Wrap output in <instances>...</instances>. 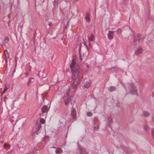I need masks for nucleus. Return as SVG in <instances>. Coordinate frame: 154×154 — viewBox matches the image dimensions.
<instances>
[{
    "label": "nucleus",
    "instance_id": "obj_28",
    "mask_svg": "<svg viewBox=\"0 0 154 154\" xmlns=\"http://www.w3.org/2000/svg\"><path fill=\"white\" fill-rule=\"evenodd\" d=\"M94 129L96 130H97V131H98L99 130V126L97 125L96 126H95L94 127Z\"/></svg>",
    "mask_w": 154,
    "mask_h": 154
},
{
    "label": "nucleus",
    "instance_id": "obj_16",
    "mask_svg": "<svg viewBox=\"0 0 154 154\" xmlns=\"http://www.w3.org/2000/svg\"><path fill=\"white\" fill-rule=\"evenodd\" d=\"M94 38V36L92 34L88 38V41L89 42L93 41Z\"/></svg>",
    "mask_w": 154,
    "mask_h": 154
},
{
    "label": "nucleus",
    "instance_id": "obj_40",
    "mask_svg": "<svg viewBox=\"0 0 154 154\" xmlns=\"http://www.w3.org/2000/svg\"><path fill=\"white\" fill-rule=\"evenodd\" d=\"M5 92H4V91H3L1 94V95H2Z\"/></svg>",
    "mask_w": 154,
    "mask_h": 154
},
{
    "label": "nucleus",
    "instance_id": "obj_4",
    "mask_svg": "<svg viewBox=\"0 0 154 154\" xmlns=\"http://www.w3.org/2000/svg\"><path fill=\"white\" fill-rule=\"evenodd\" d=\"M128 88L130 89V91L133 94H137V89L133 83L129 84L128 85Z\"/></svg>",
    "mask_w": 154,
    "mask_h": 154
},
{
    "label": "nucleus",
    "instance_id": "obj_30",
    "mask_svg": "<svg viewBox=\"0 0 154 154\" xmlns=\"http://www.w3.org/2000/svg\"><path fill=\"white\" fill-rule=\"evenodd\" d=\"M69 88L67 90H66V91L65 93L67 95V96H68V94L69 93Z\"/></svg>",
    "mask_w": 154,
    "mask_h": 154
},
{
    "label": "nucleus",
    "instance_id": "obj_41",
    "mask_svg": "<svg viewBox=\"0 0 154 154\" xmlns=\"http://www.w3.org/2000/svg\"><path fill=\"white\" fill-rule=\"evenodd\" d=\"M152 121H153V122H154V117H153V118L152 119Z\"/></svg>",
    "mask_w": 154,
    "mask_h": 154
},
{
    "label": "nucleus",
    "instance_id": "obj_12",
    "mask_svg": "<svg viewBox=\"0 0 154 154\" xmlns=\"http://www.w3.org/2000/svg\"><path fill=\"white\" fill-rule=\"evenodd\" d=\"M62 152V150L60 148H57L55 150L56 153L57 154H59Z\"/></svg>",
    "mask_w": 154,
    "mask_h": 154
},
{
    "label": "nucleus",
    "instance_id": "obj_24",
    "mask_svg": "<svg viewBox=\"0 0 154 154\" xmlns=\"http://www.w3.org/2000/svg\"><path fill=\"white\" fill-rule=\"evenodd\" d=\"M33 78H29V80H28V83H27V84H28V85H29V84L31 82V80L32 79H33Z\"/></svg>",
    "mask_w": 154,
    "mask_h": 154
},
{
    "label": "nucleus",
    "instance_id": "obj_42",
    "mask_svg": "<svg viewBox=\"0 0 154 154\" xmlns=\"http://www.w3.org/2000/svg\"><path fill=\"white\" fill-rule=\"evenodd\" d=\"M53 148H56V147H53Z\"/></svg>",
    "mask_w": 154,
    "mask_h": 154
},
{
    "label": "nucleus",
    "instance_id": "obj_23",
    "mask_svg": "<svg viewBox=\"0 0 154 154\" xmlns=\"http://www.w3.org/2000/svg\"><path fill=\"white\" fill-rule=\"evenodd\" d=\"M10 146V145L9 144L5 143L4 144V148H7L8 147H9Z\"/></svg>",
    "mask_w": 154,
    "mask_h": 154
},
{
    "label": "nucleus",
    "instance_id": "obj_22",
    "mask_svg": "<svg viewBox=\"0 0 154 154\" xmlns=\"http://www.w3.org/2000/svg\"><path fill=\"white\" fill-rule=\"evenodd\" d=\"M92 115V113L91 112H87V116H88L91 117Z\"/></svg>",
    "mask_w": 154,
    "mask_h": 154
},
{
    "label": "nucleus",
    "instance_id": "obj_7",
    "mask_svg": "<svg viewBox=\"0 0 154 154\" xmlns=\"http://www.w3.org/2000/svg\"><path fill=\"white\" fill-rule=\"evenodd\" d=\"M114 32L112 31H109L108 34V37L109 39H112L113 38V35Z\"/></svg>",
    "mask_w": 154,
    "mask_h": 154
},
{
    "label": "nucleus",
    "instance_id": "obj_19",
    "mask_svg": "<svg viewBox=\"0 0 154 154\" xmlns=\"http://www.w3.org/2000/svg\"><path fill=\"white\" fill-rule=\"evenodd\" d=\"M8 38L7 37H5L4 40L3 42L4 44H7L8 43Z\"/></svg>",
    "mask_w": 154,
    "mask_h": 154
},
{
    "label": "nucleus",
    "instance_id": "obj_26",
    "mask_svg": "<svg viewBox=\"0 0 154 154\" xmlns=\"http://www.w3.org/2000/svg\"><path fill=\"white\" fill-rule=\"evenodd\" d=\"M8 88V87H7L6 85L5 86V88H4V92H6Z\"/></svg>",
    "mask_w": 154,
    "mask_h": 154
},
{
    "label": "nucleus",
    "instance_id": "obj_17",
    "mask_svg": "<svg viewBox=\"0 0 154 154\" xmlns=\"http://www.w3.org/2000/svg\"><path fill=\"white\" fill-rule=\"evenodd\" d=\"M85 18L87 21L88 22H89L90 21V19L89 17L88 14H86L85 16Z\"/></svg>",
    "mask_w": 154,
    "mask_h": 154
},
{
    "label": "nucleus",
    "instance_id": "obj_32",
    "mask_svg": "<svg viewBox=\"0 0 154 154\" xmlns=\"http://www.w3.org/2000/svg\"><path fill=\"white\" fill-rule=\"evenodd\" d=\"M83 59L82 58V56H81V54H80V57H79V60H82Z\"/></svg>",
    "mask_w": 154,
    "mask_h": 154
},
{
    "label": "nucleus",
    "instance_id": "obj_3",
    "mask_svg": "<svg viewBox=\"0 0 154 154\" xmlns=\"http://www.w3.org/2000/svg\"><path fill=\"white\" fill-rule=\"evenodd\" d=\"M41 125L40 123H38L35 125V127L33 128L32 130V134L33 135L35 134H37L39 129L41 128Z\"/></svg>",
    "mask_w": 154,
    "mask_h": 154
},
{
    "label": "nucleus",
    "instance_id": "obj_5",
    "mask_svg": "<svg viewBox=\"0 0 154 154\" xmlns=\"http://www.w3.org/2000/svg\"><path fill=\"white\" fill-rule=\"evenodd\" d=\"M65 97L64 96L63 99H64V101L65 104L66 105V107H68L69 103L72 100V97H68L67 99H65Z\"/></svg>",
    "mask_w": 154,
    "mask_h": 154
},
{
    "label": "nucleus",
    "instance_id": "obj_38",
    "mask_svg": "<svg viewBox=\"0 0 154 154\" xmlns=\"http://www.w3.org/2000/svg\"><path fill=\"white\" fill-rule=\"evenodd\" d=\"M7 98V97H6L5 96V97L4 98V100H6Z\"/></svg>",
    "mask_w": 154,
    "mask_h": 154
},
{
    "label": "nucleus",
    "instance_id": "obj_37",
    "mask_svg": "<svg viewBox=\"0 0 154 154\" xmlns=\"http://www.w3.org/2000/svg\"><path fill=\"white\" fill-rule=\"evenodd\" d=\"M86 67L87 68H89V66L88 64H87L86 66Z\"/></svg>",
    "mask_w": 154,
    "mask_h": 154
},
{
    "label": "nucleus",
    "instance_id": "obj_10",
    "mask_svg": "<svg viewBox=\"0 0 154 154\" xmlns=\"http://www.w3.org/2000/svg\"><path fill=\"white\" fill-rule=\"evenodd\" d=\"M143 52V49L141 48H138L136 51H135V54L136 55H137L139 54H141Z\"/></svg>",
    "mask_w": 154,
    "mask_h": 154
},
{
    "label": "nucleus",
    "instance_id": "obj_15",
    "mask_svg": "<svg viewBox=\"0 0 154 154\" xmlns=\"http://www.w3.org/2000/svg\"><path fill=\"white\" fill-rule=\"evenodd\" d=\"M143 115L144 116L147 117L149 116V114L148 112L144 111L143 112Z\"/></svg>",
    "mask_w": 154,
    "mask_h": 154
},
{
    "label": "nucleus",
    "instance_id": "obj_1",
    "mask_svg": "<svg viewBox=\"0 0 154 154\" xmlns=\"http://www.w3.org/2000/svg\"><path fill=\"white\" fill-rule=\"evenodd\" d=\"M70 68L72 73V87L74 90H76L79 83L78 74L80 72V66L76 63V59L73 58L70 65Z\"/></svg>",
    "mask_w": 154,
    "mask_h": 154
},
{
    "label": "nucleus",
    "instance_id": "obj_6",
    "mask_svg": "<svg viewBox=\"0 0 154 154\" xmlns=\"http://www.w3.org/2000/svg\"><path fill=\"white\" fill-rule=\"evenodd\" d=\"M18 117V114L16 113H13L12 114V117L11 119V121H12L13 122L17 121Z\"/></svg>",
    "mask_w": 154,
    "mask_h": 154
},
{
    "label": "nucleus",
    "instance_id": "obj_13",
    "mask_svg": "<svg viewBox=\"0 0 154 154\" xmlns=\"http://www.w3.org/2000/svg\"><path fill=\"white\" fill-rule=\"evenodd\" d=\"M48 109V107L46 106H44L42 108V112L43 113H45L46 112Z\"/></svg>",
    "mask_w": 154,
    "mask_h": 154
},
{
    "label": "nucleus",
    "instance_id": "obj_31",
    "mask_svg": "<svg viewBox=\"0 0 154 154\" xmlns=\"http://www.w3.org/2000/svg\"><path fill=\"white\" fill-rule=\"evenodd\" d=\"M108 120L109 123H111L112 121V119L111 118H109L108 119Z\"/></svg>",
    "mask_w": 154,
    "mask_h": 154
},
{
    "label": "nucleus",
    "instance_id": "obj_34",
    "mask_svg": "<svg viewBox=\"0 0 154 154\" xmlns=\"http://www.w3.org/2000/svg\"><path fill=\"white\" fill-rule=\"evenodd\" d=\"M72 0H65L66 2H70Z\"/></svg>",
    "mask_w": 154,
    "mask_h": 154
},
{
    "label": "nucleus",
    "instance_id": "obj_18",
    "mask_svg": "<svg viewBox=\"0 0 154 154\" xmlns=\"http://www.w3.org/2000/svg\"><path fill=\"white\" fill-rule=\"evenodd\" d=\"M115 89V88L114 86H111L109 89V91L111 92L114 91Z\"/></svg>",
    "mask_w": 154,
    "mask_h": 154
},
{
    "label": "nucleus",
    "instance_id": "obj_20",
    "mask_svg": "<svg viewBox=\"0 0 154 154\" xmlns=\"http://www.w3.org/2000/svg\"><path fill=\"white\" fill-rule=\"evenodd\" d=\"M45 122V120L43 119H41L40 120V122L41 124H43Z\"/></svg>",
    "mask_w": 154,
    "mask_h": 154
},
{
    "label": "nucleus",
    "instance_id": "obj_21",
    "mask_svg": "<svg viewBox=\"0 0 154 154\" xmlns=\"http://www.w3.org/2000/svg\"><path fill=\"white\" fill-rule=\"evenodd\" d=\"M61 0H54V4L55 5H57L59 2H60Z\"/></svg>",
    "mask_w": 154,
    "mask_h": 154
},
{
    "label": "nucleus",
    "instance_id": "obj_43",
    "mask_svg": "<svg viewBox=\"0 0 154 154\" xmlns=\"http://www.w3.org/2000/svg\"><path fill=\"white\" fill-rule=\"evenodd\" d=\"M28 74V73L26 74V75H27Z\"/></svg>",
    "mask_w": 154,
    "mask_h": 154
},
{
    "label": "nucleus",
    "instance_id": "obj_27",
    "mask_svg": "<svg viewBox=\"0 0 154 154\" xmlns=\"http://www.w3.org/2000/svg\"><path fill=\"white\" fill-rule=\"evenodd\" d=\"M152 134L153 137L154 138V128L152 129Z\"/></svg>",
    "mask_w": 154,
    "mask_h": 154
},
{
    "label": "nucleus",
    "instance_id": "obj_36",
    "mask_svg": "<svg viewBox=\"0 0 154 154\" xmlns=\"http://www.w3.org/2000/svg\"><path fill=\"white\" fill-rule=\"evenodd\" d=\"M31 66H29V72H31Z\"/></svg>",
    "mask_w": 154,
    "mask_h": 154
},
{
    "label": "nucleus",
    "instance_id": "obj_35",
    "mask_svg": "<svg viewBox=\"0 0 154 154\" xmlns=\"http://www.w3.org/2000/svg\"><path fill=\"white\" fill-rule=\"evenodd\" d=\"M152 97H154V92H153L152 93Z\"/></svg>",
    "mask_w": 154,
    "mask_h": 154
},
{
    "label": "nucleus",
    "instance_id": "obj_2",
    "mask_svg": "<svg viewBox=\"0 0 154 154\" xmlns=\"http://www.w3.org/2000/svg\"><path fill=\"white\" fill-rule=\"evenodd\" d=\"M145 36L144 35H140V34H137L134 35V42H136L137 40L138 42H140L143 41L145 38Z\"/></svg>",
    "mask_w": 154,
    "mask_h": 154
},
{
    "label": "nucleus",
    "instance_id": "obj_11",
    "mask_svg": "<svg viewBox=\"0 0 154 154\" xmlns=\"http://www.w3.org/2000/svg\"><path fill=\"white\" fill-rule=\"evenodd\" d=\"M79 154H88L85 149L80 148L79 149Z\"/></svg>",
    "mask_w": 154,
    "mask_h": 154
},
{
    "label": "nucleus",
    "instance_id": "obj_8",
    "mask_svg": "<svg viewBox=\"0 0 154 154\" xmlns=\"http://www.w3.org/2000/svg\"><path fill=\"white\" fill-rule=\"evenodd\" d=\"M71 114L73 118L74 119L76 118L77 116V115L75 109H72L71 111Z\"/></svg>",
    "mask_w": 154,
    "mask_h": 154
},
{
    "label": "nucleus",
    "instance_id": "obj_25",
    "mask_svg": "<svg viewBox=\"0 0 154 154\" xmlns=\"http://www.w3.org/2000/svg\"><path fill=\"white\" fill-rule=\"evenodd\" d=\"M4 53L6 57H7V56H8V52L6 50L5 51Z\"/></svg>",
    "mask_w": 154,
    "mask_h": 154
},
{
    "label": "nucleus",
    "instance_id": "obj_29",
    "mask_svg": "<svg viewBox=\"0 0 154 154\" xmlns=\"http://www.w3.org/2000/svg\"><path fill=\"white\" fill-rule=\"evenodd\" d=\"M148 128V127L146 125H145L144 126V129L145 130H147Z\"/></svg>",
    "mask_w": 154,
    "mask_h": 154
},
{
    "label": "nucleus",
    "instance_id": "obj_33",
    "mask_svg": "<svg viewBox=\"0 0 154 154\" xmlns=\"http://www.w3.org/2000/svg\"><path fill=\"white\" fill-rule=\"evenodd\" d=\"M48 25L49 26H51L52 25V23L51 22H49L48 23Z\"/></svg>",
    "mask_w": 154,
    "mask_h": 154
},
{
    "label": "nucleus",
    "instance_id": "obj_9",
    "mask_svg": "<svg viewBox=\"0 0 154 154\" xmlns=\"http://www.w3.org/2000/svg\"><path fill=\"white\" fill-rule=\"evenodd\" d=\"M91 83L89 81H87L84 83L83 86L86 88H89L91 85Z\"/></svg>",
    "mask_w": 154,
    "mask_h": 154
},
{
    "label": "nucleus",
    "instance_id": "obj_39",
    "mask_svg": "<svg viewBox=\"0 0 154 154\" xmlns=\"http://www.w3.org/2000/svg\"><path fill=\"white\" fill-rule=\"evenodd\" d=\"M7 60H5V63H6V64H7Z\"/></svg>",
    "mask_w": 154,
    "mask_h": 154
},
{
    "label": "nucleus",
    "instance_id": "obj_14",
    "mask_svg": "<svg viewBox=\"0 0 154 154\" xmlns=\"http://www.w3.org/2000/svg\"><path fill=\"white\" fill-rule=\"evenodd\" d=\"M122 31L121 29H118L117 31H116V32H117V34L118 36H122Z\"/></svg>",
    "mask_w": 154,
    "mask_h": 154
}]
</instances>
